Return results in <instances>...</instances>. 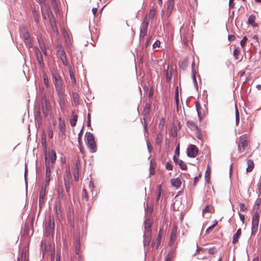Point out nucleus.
Returning <instances> with one entry per match:
<instances>
[{"label": "nucleus", "mask_w": 261, "mask_h": 261, "mask_svg": "<svg viewBox=\"0 0 261 261\" xmlns=\"http://www.w3.org/2000/svg\"><path fill=\"white\" fill-rule=\"evenodd\" d=\"M90 124H91L90 115V114H88L87 125L90 126Z\"/></svg>", "instance_id": "obj_59"}, {"label": "nucleus", "mask_w": 261, "mask_h": 261, "mask_svg": "<svg viewBox=\"0 0 261 261\" xmlns=\"http://www.w3.org/2000/svg\"><path fill=\"white\" fill-rule=\"evenodd\" d=\"M247 163L248 167L246 169V171L247 172H251L252 170V169H253L254 163H253V161H252L251 160H247Z\"/></svg>", "instance_id": "obj_23"}, {"label": "nucleus", "mask_w": 261, "mask_h": 261, "mask_svg": "<svg viewBox=\"0 0 261 261\" xmlns=\"http://www.w3.org/2000/svg\"><path fill=\"white\" fill-rule=\"evenodd\" d=\"M60 58L63 62V64L66 65L67 64V59L65 55V52L64 51H61Z\"/></svg>", "instance_id": "obj_27"}, {"label": "nucleus", "mask_w": 261, "mask_h": 261, "mask_svg": "<svg viewBox=\"0 0 261 261\" xmlns=\"http://www.w3.org/2000/svg\"><path fill=\"white\" fill-rule=\"evenodd\" d=\"M234 0H229V6L230 8H233L234 7V5L232 4Z\"/></svg>", "instance_id": "obj_60"}, {"label": "nucleus", "mask_w": 261, "mask_h": 261, "mask_svg": "<svg viewBox=\"0 0 261 261\" xmlns=\"http://www.w3.org/2000/svg\"><path fill=\"white\" fill-rule=\"evenodd\" d=\"M177 227L176 225L173 226L171 237H170V244L171 245H173L176 240V234H177Z\"/></svg>", "instance_id": "obj_11"}, {"label": "nucleus", "mask_w": 261, "mask_h": 261, "mask_svg": "<svg viewBox=\"0 0 261 261\" xmlns=\"http://www.w3.org/2000/svg\"><path fill=\"white\" fill-rule=\"evenodd\" d=\"M163 136L161 134H159L157 135L155 139V143L157 145H160L162 142Z\"/></svg>", "instance_id": "obj_26"}, {"label": "nucleus", "mask_w": 261, "mask_h": 261, "mask_svg": "<svg viewBox=\"0 0 261 261\" xmlns=\"http://www.w3.org/2000/svg\"><path fill=\"white\" fill-rule=\"evenodd\" d=\"M82 197L85 199L86 201L88 199V194L85 189H84L82 191Z\"/></svg>", "instance_id": "obj_39"}, {"label": "nucleus", "mask_w": 261, "mask_h": 261, "mask_svg": "<svg viewBox=\"0 0 261 261\" xmlns=\"http://www.w3.org/2000/svg\"><path fill=\"white\" fill-rule=\"evenodd\" d=\"M59 126H60V130L62 132H63L64 131V129H65L64 122V121H63L62 120L61 118H59Z\"/></svg>", "instance_id": "obj_28"}, {"label": "nucleus", "mask_w": 261, "mask_h": 261, "mask_svg": "<svg viewBox=\"0 0 261 261\" xmlns=\"http://www.w3.org/2000/svg\"><path fill=\"white\" fill-rule=\"evenodd\" d=\"M187 124L188 127H189L192 130H193L196 133H198V127L194 121H188Z\"/></svg>", "instance_id": "obj_13"}, {"label": "nucleus", "mask_w": 261, "mask_h": 261, "mask_svg": "<svg viewBox=\"0 0 261 261\" xmlns=\"http://www.w3.org/2000/svg\"><path fill=\"white\" fill-rule=\"evenodd\" d=\"M41 247L42 250L46 249V244L43 241L41 242Z\"/></svg>", "instance_id": "obj_58"}, {"label": "nucleus", "mask_w": 261, "mask_h": 261, "mask_svg": "<svg viewBox=\"0 0 261 261\" xmlns=\"http://www.w3.org/2000/svg\"><path fill=\"white\" fill-rule=\"evenodd\" d=\"M161 238H162V236H161V230H160L159 232V233L157 239H156V246H155L156 249H158L160 245Z\"/></svg>", "instance_id": "obj_30"}, {"label": "nucleus", "mask_w": 261, "mask_h": 261, "mask_svg": "<svg viewBox=\"0 0 261 261\" xmlns=\"http://www.w3.org/2000/svg\"><path fill=\"white\" fill-rule=\"evenodd\" d=\"M48 185L47 184H43L39 194V205L40 206L44 203V198L46 195V188Z\"/></svg>", "instance_id": "obj_8"}, {"label": "nucleus", "mask_w": 261, "mask_h": 261, "mask_svg": "<svg viewBox=\"0 0 261 261\" xmlns=\"http://www.w3.org/2000/svg\"><path fill=\"white\" fill-rule=\"evenodd\" d=\"M92 13L93 15H95L97 11V8H93L92 10Z\"/></svg>", "instance_id": "obj_62"}, {"label": "nucleus", "mask_w": 261, "mask_h": 261, "mask_svg": "<svg viewBox=\"0 0 261 261\" xmlns=\"http://www.w3.org/2000/svg\"><path fill=\"white\" fill-rule=\"evenodd\" d=\"M259 223V215L256 212L252 218L251 236H254L257 232Z\"/></svg>", "instance_id": "obj_4"}, {"label": "nucleus", "mask_w": 261, "mask_h": 261, "mask_svg": "<svg viewBox=\"0 0 261 261\" xmlns=\"http://www.w3.org/2000/svg\"><path fill=\"white\" fill-rule=\"evenodd\" d=\"M142 25H146V26H148V24H149V18H148L147 16H146L144 19V20L143 21V22L141 24Z\"/></svg>", "instance_id": "obj_45"}, {"label": "nucleus", "mask_w": 261, "mask_h": 261, "mask_svg": "<svg viewBox=\"0 0 261 261\" xmlns=\"http://www.w3.org/2000/svg\"><path fill=\"white\" fill-rule=\"evenodd\" d=\"M51 166H50V164L49 163V161L47 159L46 157V163H45V180L43 184H47L48 185L50 181V176L51 175Z\"/></svg>", "instance_id": "obj_6"}, {"label": "nucleus", "mask_w": 261, "mask_h": 261, "mask_svg": "<svg viewBox=\"0 0 261 261\" xmlns=\"http://www.w3.org/2000/svg\"><path fill=\"white\" fill-rule=\"evenodd\" d=\"M53 78L54 80V84L56 89L60 98H61V94L63 87V80L60 73L57 71H54L53 73Z\"/></svg>", "instance_id": "obj_1"}, {"label": "nucleus", "mask_w": 261, "mask_h": 261, "mask_svg": "<svg viewBox=\"0 0 261 261\" xmlns=\"http://www.w3.org/2000/svg\"><path fill=\"white\" fill-rule=\"evenodd\" d=\"M240 140L242 142L241 144L238 145V149L240 152H243L248 147V143L247 140L244 139L243 137L240 138Z\"/></svg>", "instance_id": "obj_9"}, {"label": "nucleus", "mask_w": 261, "mask_h": 261, "mask_svg": "<svg viewBox=\"0 0 261 261\" xmlns=\"http://www.w3.org/2000/svg\"><path fill=\"white\" fill-rule=\"evenodd\" d=\"M46 157L49 161L51 167H54V164L57 159L56 153L55 150H51L50 152L45 153V163H46Z\"/></svg>", "instance_id": "obj_5"}, {"label": "nucleus", "mask_w": 261, "mask_h": 261, "mask_svg": "<svg viewBox=\"0 0 261 261\" xmlns=\"http://www.w3.org/2000/svg\"><path fill=\"white\" fill-rule=\"evenodd\" d=\"M239 215L241 221L242 222V223H244L245 220V216L240 213H239Z\"/></svg>", "instance_id": "obj_54"}, {"label": "nucleus", "mask_w": 261, "mask_h": 261, "mask_svg": "<svg viewBox=\"0 0 261 261\" xmlns=\"http://www.w3.org/2000/svg\"><path fill=\"white\" fill-rule=\"evenodd\" d=\"M210 170L208 168L205 172V178L206 181H208L210 178Z\"/></svg>", "instance_id": "obj_41"}, {"label": "nucleus", "mask_w": 261, "mask_h": 261, "mask_svg": "<svg viewBox=\"0 0 261 261\" xmlns=\"http://www.w3.org/2000/svg\"><path fill=\"white\" fill-rule=\"evenodd\" d=\"M144 247L148 246L151 240V233H150V230H149L148 232H145L144 236Z\"/></svg>", "instance_id": "obj_12"}, {"label": "nucleus", "mask_w": 261, "mask_h": 261, "mask_svg": "<svg viewBox=\"0 0 261 261\" xmlns=\"http://www.w3.org/2000/svg\"><path fill=\"white\" fill-rule=\"evenodd\" d=\"M175 154H176L177 156H179V145H178L177 146L175 151Z\"/></svg>", "instance_id": "obj_55"}, {"label": "nucleus", "mask_w": 261, "mask_h": 261, "mask_svg": "<svg viewBox=\"0 0 261 261\" xmlns=\"http://www.w3.org/2000/svg\"><path fill=\"white\" fill-rule=\"evenodd\" d=\"M46 231L45 234L49 236L53 234L55 229L54 218L52 216L49 217V219L46 222Z\"/></svg>", "instance_id": "obj_3"}, {"label": "nucleus", "mask_w": 261, "mask_h": 261, "mask_svg": "<svg viewBox=\"0 0 261 261\" xmlns=\"http://www.w3.org/2000/svg\"><path fill=\"white\" fill-rule=\"evenodd\" d=\"M80 166V161L77 160L75 164V168L74 169V178L76 180L79 178V168Z\"/></svg>", "instance_id": "obj_24"}, {"label": "nucleus", "mask_w": 261, "mask_h": 261, "mask_svg": "<svg viewBox=\"0 0 261 261\" xmlns=\"http://www.w3.org/2000/svg\"><path fill=\"white\" fill-rule=\"evenodd\" d=\"M70 77L71 81V82L73 84H75L76 83V80L75 77L74 76V75L72 72L70 71Z\"/></svg>", "instance_id": "obj_37"}, {"label": "nucleus", "mask_w": 261, "mask_h": 261, "mask_svg": "<svg viewBox=\"0 0 261 261\" xmlns=\"http://www.w3.org/2000/svg\"><path fill=\"white\" fill-rule=\"evenodd\" d=\"M236 123L238 124L239 122V113L238 110L237 109V106H236Z\"/></svg>", "instance_id": "obj_42"}, {"label": "nucleus", "mask_w": 261, "mask_h": 261, "mask_svg": "<svg viewBox=\"0 0 261 261\" xmlns=\"http://www.w3.org/2000/svg\"><path fill=\"white\" fill-rule=\"evenodd\" d=\"M149 106L146 105L143 111V115H146L149 114Z\"/></svg>", "instance_id": "obj_40"}, {"label": "nucleus", "mask_w": 261, "mask_h": 261, "mask_svg": "<svg viewBox=\"0 0 261 261\" xmlns=\"http://www.w3.org/2000/svg\"><path fill=\"white\" fill-rule=\"evenodd\" d=\"M38 40L39 42V47L42 46V45H44L41 37H38Z\"/></svg>", "instance_id": "obj_53"}, {"label": "nucleus", "mask_w": 261, "mask_h": 261, "mask_svg": "<svg viewBox=\"0 0 261 261\" xmlns=\"http://www.w3.org/2000/svg\"><path fill=\"white\" fill-rule=\"evenodd\" d=\"M48 137L50 138H52L53 137V131L52 130H50L48 132Z\"/></svg>", "instance_id": "obj_61"}, {"label": "nucleus", "mask_w": 261, "mask_h": 261, "mask_svg": "<svg viewBox=\"0 0 261 261\" xmlns=\"http://www.w3.org/2000/svg\"><path fill=\"white\" fill-rule=\"evenodd\" d=\"M165 75L167 82H169L172 76L171 70H169V66H168L167 69L165 71Z\"/></svg>", "instance_id": "obj_22"}, {"label": "nucleus", "mask_w": 261, "mask_h": 261, "mask_svg": "<svg viewBox=\"0 0 261 261\" xmlns=\"http://www.w3.org/2000/svg\"><path fill=\"white\" fill-rule=\"evenodd\" d=\"M171 182L172 186L175 187L176 189L179 188L181 184V181L179 178L172 179L171 180Z\"/></svg>", "instance_id": "obj_15"}, {"label": "nucleus", "mask_w": 261, "mask_h": 261, "mask_svg": "<svg viewBox=\"0 0 261 261\" xmlns=\"http://www.w3.org/2000/svg\"><path fill=\"white\" fill-rule=\"evenodd\" d=\"M198 154V148L194 145H190L187 150V155L190 158H195Z\"/></svg>", "instance_id": "obj_7"}, {"label": "nucleus", "mask_w": 261, "mask_h": 261, "mask_svg": "<svg viewBox=\"0 0 261 261\" xmlns=\"http://www.w3.org/2000/svg\"><path fill=\"white\" fill-rule=\"evenodd\" d=\"M178 158L179 156H177L176 154H175L173 156V161L176 164L178 163V161L180 160Z\"/></svg>", "instance_id": "obj_50"}, {"label": "nucleus", "mask_w": 261, "mask_h": 261, "mask_svg": "<svg viewBox=\"0 0 261 261\" xmlns=\"http://www.w3.org/2000/svg\"><path fill=\"white\" fill-rule=\"evenodd\" d=\"M25 43V45L28 48H31L33 46V43L32 40L30 38L24 40Z\"/></svg>", "instance_id": "obj_33"}, {"label": "nucleus", "mask_w": 261, "mask_h": 261, "mask_svg": "<svg viewBox=\"0 0 261 261\" xmlns=\"http://www.w3.org/2000/svg\"><path fill=\"white\" fill-rule=\"evenodd\" d=\"M20 35L23 38L24 40L30 38L29 33L25 29H23L21 31Z\"/></svg>", "instance_id": "obj_20"}, {"label": "nucleus", "mask_w": 261, "mask_h": 261, "mask_svg": "<svg viewBox=\"0 0 261 261\" xmlns=\"http://www.w3.org/2000/svg\"><path fill=\"white\" fill-rule=\"evenodd\" d=\"M152 222L150 219H146L144 223V227L145 229V232H148L149 230H150V233H151L150 227L151 226Z\"/></svg>", "instance_id": "obj_19"}, {"label": "nucleus", "mask_w": 261, "mask_h": 261, "mask_svg": "<svg viewBox=\"0 0 261 261\" xmlns=\"http://www.w3.org/2000/svg\"><path fill=\"white\" fill-rule=\"evenodd\" d=\"M65 186L66 187V191L67 192H68L69 191L70 188H69V185L67 184V181L65 180Z\"/></svg>", "instance_id": "obj_56"}, {"label": "nucleus", "mask_w": 261, "mask_h": 261, "mask_svg": "<svg viewBox=\"0 0 261 261\" xmlns=\"http://www.w3.org/2000/svg\"><path fill=\"white\" fill-rule=\"evenodd\" d=\"M155 15V10L153 9L150 10L148 14L147 15L149 19H152Z\"/></svg>", "instance_id": "obj_29"}, {"label": "nucleus", "mask_w": 261, "mask_h": 261, "mask_svg": "<svg viewBox=\"0 0 261 261\" xmlns=\"http://www.w3.org/2000/svg\"><path fill=\"white\" fill-rule=\"evenodd\" d=\"M236 39V37L234 35H231L228 36V40L229 41H233Z\"/></svg>", "instance_id": "obj_57"}, {"label": "nucleus", "mask_w": 261, "mask_h": 261, "mask_svg": "<svg viewBox=\"0 0 261 261\" xmlns=\"http://www.w3.org/2000/svg\"><path fill=\"white\" fill-rule=\"evenodd\" d=\"M176 164L178 165L182 170H186L187 169L186 164L182 160L178 161Z\"/></svg>", "instance_id": "obj_25"}, {"label": "nucleus", "mask_w": 261, "mask_h": 261, "mask_svg": "<svg viewBox=\"0 0 261 261\" xmlns=\"http://www.w3.org/2000/svg\"><path fill=\"white\" fill-rule=\"evenodd\" d=\"M258 192L261 194V180L259 181L258 185Z\"/></svg>", "instance_id": "obj_64"}, {"label": "nucleus", "mask_w": 261, "mask_h": 261, "mask_svg": "<svg viewBox=\"0 0 261 261\" xmlns=\"http://www.w3.org/2000/svg\"><path fill=\"white\" fill-rule=\"evenodd\" d=\"M60 106L61 107V109L63 111L64 108V101L60 102Z\"/></svg>", "instance_id": "obj_63"}, {"label": "nucleus", "mask_w": 261, "mask_h": 261, "mask_svg": "<svg viewBox=\"0 0 261 261\" xmlns=\"http://www.w3.org/2000/svg\"><path fill=\"white\" fill-rule=\"evenodd\" d=\"M166 168L168 170H172L173 167H172V164L170 163H169V162L166 163Z\"/></svg>", "instance_id": "obj_46"}, {"label": "nucleus", "mask_w": 261, "mask_h": 261, "mask_svg": "<svg viewBox=\"0 0 261 261\" xmlns=\"http://www.w3.org/2000/svg\"><path fill=\"white\" fill-rule=\"evenodd\" d=\"M240 209L241 211L244 212L246 210L247 207L245 206V204L243 203H241L239 204Z\"/></svg>", "instance_id": "obj_44"}, {"label": "nucleus", "mask_w": 261, "mask_h": 261, "mask_svg": "<svg viewBox=\"0 0 261 261\" xmlns=\"http://www.w3.org/2000/svg\"><path fill=\"white\" fill-rule=\"evenodd\" d=\"M43 80H44V83L46 85V87H48L49 85L48 84V80L47 79V77L46 75H43Z\"/></svg>", "instance_id": "obj_47"}, {"label": "nucleus", "mask_w": 261, "mask_h": 261, "mask_svg": "<svg viewBox=\"0 0 261 261\" xmlns=\"http://www.w3.org/2000/svg\"><path fill=\"white\" fill-rule=\"evenodd\" d=\"M78 116L76 114H74L73 119L70 121V124L72 126H74L75 125L76 123V121L77 120Z\"/></svg>", "instance_id": "obj_31"}, {"label": "nucleus", "mask_w": 261, "mask_h": 261, "mask_svg": "<svg viewBox=\"0 0 261 261\" xmlns=\"http://www.w3.org/2000/svg\"><path fill=\"white\" fill-rule=\"evenodd\" d=\"M255 16L254 15H251L248 18V23L250 24L253 27L257 26V24L255 22Z\"/></svg>", "instance_id": "obj_21"}, {"label": "nucleus", "mask_w": 261, "mask_h": 261, "mask_svg": "<svg viewBox=\"0 0 261 261\" xmlns=\"http://www.w3.org/2000/svg\"><path fill=\"white\" fill-rule=\"evenodd\" d=\"M43 9L45 10V11L44 10H42V14L44 18L46 19V17H47L50 19V17L53 16V13L48 6L47 5H44Z\"/></svg>", "instance_id": "obj_10"}, {"label": "nucleus", "mask_w": 261, "mask_h": 261, "mask_svg": "<svg viewBox=\"0 0 261 261\" xmlns=\"http://www.w3.org/2000/svg\"><path fill=\"white\" fill-rule=\"evenodd\" d=\"M179 64L180 68H181L182 69H186L188 66L186 61H180Z\"/></svg>", "instance_id": "obj_35"}, {"label": "nucleus", "mask_w": 261, "mask_h": 261, "mask_svg": "<svg viewBox=\"0 0 261 261\" xmlns=\"http://www.w3.org/2000/svg\"><path fill=\"white\" fill-rule=\"evenodd\" d=\"M214 227H215L214 226H213L212 225L211 226H210V227H208L205 231V233L206 234H208L210 233H211L213 229L214 228Z\"/></svg>", "instance_id": "obj_43"}, {"label": "nucleus", "mask_w": 261, "mask_h": 261, "mask_svg": "<svg viewBox=\"0 0 261 261\" xmlns=\"http://www.w3.org/2000/svg\"><path fill=\"white\" fill-rule=\"evenodd\" d=\"M233 56L236 59H238V56L240 53V49L239 48H236L233 50Z\"/></svg>", "instance_id": "obj_34"}, {"label": "nucleus", "mask_w": 261, "mask_h": 261, "mask_svg": "<svg viewBox=\"0 0 261 261\" xmlns=\"http://www.w3.org/2000/svg\"><path fill=\"white\" fill-rule=\"evenodd\" d=\"M161 42L159 40H156L154 44H153V47L155 48L156 47H159L160 45Z\"/></svg>", "instance_id": "obj_48"}, {"label": "nucleus", "mask_w": 261, "mask_h": 261, "mask_svg": "<svg viewBox=\"0 0 261 261\" xmlns=\"http://www.w3.org/2000/svg\"><path fill=\"white\" fill-rule=\"evenodd\" d=\"M261 202V199L258 198L255 201V203L254 206V210L256 209L257 210L259 208V205L260 204Z\"/></svg>", "instance_id": "obj_36"}, {"label": "nucleus", "mask_w": 261, "mask_h": 261, "mask_svg": "<svg viewBox=\"0 0 261 261\" xmlns=\"http://www.w3.org/2000/svg\"><path fill=\"white\" fill-rule=\"evenodd\" d=\"M19 258V261H27V253L25 251H23L21 253V256L18 257L17 259Z\"/></svg>", "instance_id": "obj_32"}, {"label": "nucleus", "mask_w": 261, "mask_h": 261, "mask_svg": "<svg viewBox=\"0 0 261 261\" xmlns=\"http://www.w3.org/2000/svg\"><path fill=\"white\" fill-rule=\"evenodd\" d=\"M207 212H211V208L209 205H207L205 206V207L203 208L202 211V213H205Z\"/></svg>", "instance_id": "obj_49"}, {"label": "nucleus", "mask_w": 261, "mask_h": 261, "mask_svg": "<svg viewBox=\"0 0 261 261\" xmlns=\"http://www.w3.org/2000/svg\"><path fill=\"white\" fill-rule=\"evenodd\" d=\"M174 0H169L168 2L167 5V15L168 16L170 15L171 13L173 8H174Z\"/></svg>", "instance_id": "obj_14"}, {"label": "nucleus", "mask_w": 261, "mask_h": 261, "mask_svg": "<svg viewBox=\"0 0 261 261\" xmlns=\"http://www.w3.org/2000/svg\"><path fill=\"white\" fill-rule=\"evenodd\" d=\"M192 79L194 82L197 84L195 70H192Z\"/></svg>", "instance_id": "obj_51"}, {"label": "nucleus", "mask_w": 261, "mask_h": 261, "mask_svg": "<svg viewBox=\"0 0 261 261\" xmlns=\"http://www.w3.org/2000/svg\"><path fill=\"white\" fill-rule=\"evenodd\" d=\"M241 229L239 228L238 229V230L237 231L236 233H234L233 236L232 243L233 244H236L238 242V239L240 237V236H241Z\"/></svg>", "instance_id": "obj_17"}, {"label": "nucleus", "mask_w": 261, "mask_h": 261, "mask_svg": "<svg viewBox=\"0 0 261 261\" xmlns=\"http://www.w3.org/2000/svg\"><path fill=\"white\" fill-rule=\"evenodd\" d=\"M86 143L91 152L94 153L96 151V147L94 137L92 134L86 133L85 135Z\"/></svg>", "instance_id": "obj_2"}, {"label": "nucleus", "mask_w": 261, "mask_h": 261, "mask_svg": "<svg viewBox=\"0 0 261 261\" xmlns=\"http://www.w3.org/2000/svg\"><path fill=\"white\" fill-rule=\"evenodd\" d=\"M171 135L172 136L175 137L177 136V132L176 128L172 129L171 130Z\"/></svg>", "instance_id": "obj_52"}, {"label": "nucleus", "mask_w": 261, "mask_h": 261, "mask_svg": "<svg viewBox=\"0 0 261 261\" xmlns=\"http://www.w3.org/2000/svg\"><path fill=\"white\" fill-rule=\"evenodd\" d=\"M247 40V38L244 36L240 42V44L242 47H244L245 45Z\"/></svg>", "instance_id": "obj_38"}, {"label": "nucleus", "mask_w": 261, "mask_h": 261, "mask_svg": "<svg viewBox=\"0 0 261 261\" xmlns=\"http://www.w3.org/2000/svg\"><path fill=\"white\" fill-rule=\"evenodd\" d=\"M36 53L37 56V60L40 65H42L43 64V60L42 54L38 48L36 49Z\"/></svg>", "instance_id": "obj_18"}, {"label": "nucleus", "mask_w": 261, "mask_h": 261, "mask_svg": "<svg viewBox=\"0 0 261 261\" xmlns=\"http://www.w3.org/2000/svg\"><path fill=\"white\" fill-rule=\"evenodd\" d=\"M148 26L142 25L140 28V37L144 38L147 34Z\"/></svg>", "instance_id": "obj_16"}]
</instances>
